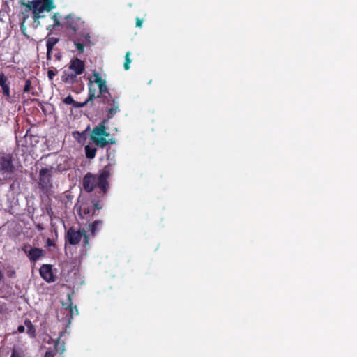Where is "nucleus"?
I'll return each mask as SVG.
<instances>
[{
    "instance_id": "22",
    "label": "nucleus",
    "mask_w": 357,
    "mask_h": 357,
    "mask_svg": "<svg viewBox=\"0 0 357 357\" xmlns=\"http://www.w3.org/2000/svg\"><path fill=\"white\" fill-rule=\"evenodd\" d=\"M74 45L79 53H83L84 50L85 43H81L79 40H73Z\"/></svg>"
},
{
    "instance_id": "3",
    "label": "nucleus",
    "mask_w": 357,
    "mask_h": 357,
    "mask_svg": "<svg viewBox=\"0 0 357 357\" xmlns=\"http://www.w3.org/2000/svg\"><path fill=\"white\" fill-rule=\"evenodd\" d=\"M85 70V64L78 58L72 59L68 69L63 72L61 80L66 84H74L77 81V76L82 75Z\"/></svg>"
},
{
    "instance_id": "41",
    "label": "nucleus",
    "mask_w": 357,
    "mask_h": 357,
    "mask_svg": "<svg viewBox=\"0 0 357 357\" xmlns=\"http://www.w3.org/2000/svg\"><path fill=\"white\" fill-rule=\"evenodd\" d=\"M23 26H24V24H22V25H21V29H22Z\"/></svg>"
},
{
    "instance_id": "32",
    "label": "nucleus",
    "mask_w": 357,
    "mask_h": 357,
    "mask_svg": "<svg viewBox=\"0 0 357 357\" xmlns=\"http://www.w3.org/2000/svg\"><path fill=\"white\" fill-rule=\"evenodd\" d=\"M56 75V72L53 70H49L47 71V77L50 81H52L54 77Z\"/></svg>"
},
{
    "instance_id": "23",
    "label": "nucleus",
    "mask_w": 357,
    "mask_h": 357,
    "mask_svg": "<svg viewBox=\"0 0 357 357\" xmlns=\"http://www.w3.org/2000/svg\"><path fill=\"white\" fill-rule=\"evenodd\" d=\"M130 52H127L125 56V62L123 64L124 69L128 70L130 69V64L131 63V59H130Z\"/></svg>"
},
{
    "instance_id": "21",
    "label": "nucleus",
    "mask_w": 357,
    "mask_h": 357,
    "mask_svg": "<svg viewBox=\"0 0 357 357\" xmlns=\"http://www.w3.org/2000/svg\"><path fill=\"white\" fill-rule=\"evenodd\" d=\"M41 2L43 3V6H44L46 11H50L55 7L53 0H43Z\"/></svg>"
},
{
    "instance_id": "10",
    "label": "nucleus",
    "mask_w": 357,
    "mask_h": 357,
    "mask_svg": "<svg viewBox=\"0 0 357 357\" xmlns=\"http://www.w3.org/2000/svg\"><path fill=\"white\" fill-rule=\"evenodd\" d=\"M41 278L47 282L51 283L55 281L52 266L50 264H43L39 270Z\"/></svg>"
},
{
    "instance_id": "7",
    "label": "nucleus",
    "mask_w": 357,
    "mask_h": 357,
    "mask_svg": "<svg viewBox=\"0 0 357 357\" xmlns=\"http://www.w3.org/2000/svg\"><path fill=\"white\" fill-rule=\"evenodd\" d=\"M66 26L68 29L72 30L73 34L77 33L84 22L80 17L75 16L74 14H69L65 17Z\"/></svg>"
},
{
    "instance_id": "12",
    "label": "nucleus",
    "mask_w": 357,
    "mask_h": 357,
    "mask_svg": "<svg viewBox=\"0 0 357 357\" xmlns=\"http://www.w3.org/2000/svg\"><path fill=\"white\" fill-rule=\"evenodd\" d=\"M45 255L43 249L36 247L30 248L27 257L31 263L35 264Z\"/></svg>"
},
{
    "instance_id": "36",
    "label": "nucleus",
    "mask_w": 357,
    "mask_h": 357,
    "mask_svg": "<svg viewBox=\"0 0 357 357\" xmlns=\"http://www.w3.org/2000/svg\"><path fill=\"white\" fill-rule=\"evenodd\" d=\"M10 357H21V354L16 349H13L12 351V354H11V356Z\"/></svg>"
},
{
    "instance_id": "40",
    "label": "nucleus",
    "mask_w": 357,
    "mask_h": 357,
    "mask_svg": "<svg viewBox=\"0 0 357 357\" xmlns=\"http://www.w3.org/2000/svg\"><path fill=\"white\" fill-rule=\"evenodd\" d=\"M15 271H12L10 272V273L9 274V277H13V275H15Z\"/></svg>"
},
{
    "instance_id": "29",
    "label": "nucleus",
    "mask_w": 357,
    "mask_h": 357,
    "mask_svg": "<svg viewBox=\"0 0 357 357\" xmlns=\"http://www.w3.org/2000/svg\"><path fill=\"white\" fill-rule=\"evenodd\" d=\"M91 205H92V207L94 208L95 212L97 210L98 211V210L102 209V205L99 201L93 202V204H91Z\"/></svg>"
},
{
    "instance_id": "38",
    "label": "nucleus",
    "mask_w": 357,
    "mask_h": 357,
    "mask_svg": "<svg viewBox=\"0 0 357 357\" xmlns=\"http://www.w3.org/2000/svg\"><path fill=\"white\" fill-rule=\"evenodd\" d=\"M52 53V52H50V54H49L48 50L47 49V59H51Z\"/></svg>"
},
{
    "instance_id": "25",
    "label": "nucleus",
    "mask_w": 357,
    "mask_h": 357,
    "mask_svg": "<svg viewBox=\"0 0 357 357\" xmlns=\"http://www.w3.org/2000/svg\"><path fill=\"white\" fill-rule=\"evenodd\" d=\"M63 102L66 105H71L73 107L75 100L73 99L71 95H68L63 100Z\"/></svg>"
},
{
    "instance_id": "33",
    "label": "nucleus",
    "mask_w": 357,
    "mask_h": 357,
    "mask_svg": "<svg viewBox=\"0 0 357 357\" xmlns=\"http://www.w3.org/2000/svg\"><path fill=\"white\" fill-rule=\"evenodd\" d=\"M30 248H32V246L30 245L29 244L24 245L22 248V250L26 254V256H28Z\"/></svg>"
},
{
    "instance_id": "6",
    "label": "nucleus",
    "mask_w": 357,
    "mask_h": 357,
    "mask_svg": "<svg viewBox=\"0 0 357 357\" xmlns=\"http://www.w3.org/2000/svg\"><path fill=\"white\" fill-rule=\"evenodd\" d=\"M54 168H42L39 172L38 185L43 192H48L52 187V176Z\"/></svg>"
},
{
    "instance_id": "8",
    "label": "nucleus",
    "mask_w": 357,
    "mask_h": 357,
    "mask_svg": "<svg viewBox=\"0 0 357 357\" xmlns=\"http://www.w3.org/2000/svg\"><path fill=\"white\" fill-rule=\"evenodd\" d=\"M21 4L25 6L29 10H33L35 21L42 17L40 14L43 12L46 11L40 1H29L27 3L22 1Z\"/></svg>"
},
{
    "instance_id": "5",
    "label": "nucleus",
    "mask_w": 357,
    "mask_h": 357,
    "mask_svg": "<svg viewBox=\"0 0 357 357\" xmlns=\"http://www.w3.org/2000/svg\"><path fill=\"white\" fill-rule=\"evenodd\" d=\"M84 239V245L87 247L89 245V234L84 228L79 227L77 229L75 227H70L65 233L64 240L65 244L71 245H78L82 239Z\"/></svg>"
},
{
    "instance_id": "26",
    "label": "nucleus",
    "mask_w": 357,
    "mask_h": 357,
    "mask_svg": "<svg viewBox=\"0 0 357 357\" xmlns=\"http://www.w3.org/2000/svg\"><path fill=\"white\" fill-rule=\"evenodd\" d=\"M60 16L58 13H54L52 18L54 20V24L53 26H59L61 25L60 21H59Z\"/></svg>"
},
{
    "instance_id": "18",
    "label": "nucleus",
    "mask_w": 357,
    "mask_h": 357,
    "mask_svg": "<svg viewBox=\"0 0 357 357\" xmlns=\"http://www.w3.org/2000/svg\"><path fill=\"white\" fill-rule=\"evenodd\" d=\"M86 157L89 159H93L95 158L97 149L90 145H86L84 147Z\"/></svg>"
},
{
    "instance_id": "28",
    "label": "nucleus",
    "mask_w": 357,
    "mask_h": 357,
    "mask_svg": "<svg viewBox=\"0 0 357 357\" xmlns=\"http://www.w3.org/2000/svg\"><path fill=\"white\" fill-rule=\"evenodd\" d=\"M87 132V129L84 130L83 132H80L79 131H75L73 132V136L76 137V135L79 136L81 138L86 139V134Z\"/></svg>"
},
{
    "instance_id": "11",
    "label": "nucleus",
    "mask_w": 357,
    "mask_h": 357,
    "mask_svg": "<svg viewBox=\"0 0 357 357\" xmlns=\"http://www.w3.org/2000/svg\"><path fill=\"white\" fill-rule=\"evenodd\" d=\"M0 86L2 89L3 96L7 100H9L11 98L10 82L3 72L0 73Z\"/></svg>"
},
{
    "instance_id": "9",
    "label": "nucleus",
    "mask_w": 357,
    "mask_h": 357,
    "mask_svg": "<svg viewBox=\"0 0 357 357\" xmlns=\"http://www.w3.org/2000/svg\"><path fill=\"white\" fill-rule=\"evenodd\" d=\"M93 76L94 77L93 82L98 85L99 88V94L97 97L105 96V93L109 94V90L107 86L106 80L103 79L100 76V73L96 71H93Z\"/></svg>"
},
{
    "instance_id": "19",
    "label": "nucleus",
    "mask_w": 357,
    "mask_h": 357,
    "mask_svg": "<svg viewBox=\"0 0 357 357\" xmlns=\"http://www.w3.org/2000/svg\"><path fill=\"white\" fill-rule=\"evenodd\" d=\"M59 39L55 37H48L47 38L46 47L48 52H52L54 46L59 42Z\"/></svg>"
},
{
    "instance_id": "4",
    "label": "nucleus",
    "mask_w": 357,
    "mask_h": 357,
    "mask_svg": "<svg viewBox=\"0 0 357 357\" xmlns=\"http://www.w3.org/2000/svg\"><path fill=\"white\" fill-rule=\"evenodd\" d=\"M14 158L10 154L0 155V182L5 183L13 178L16 167Z\"/></svg>"
},
{
    "instance_id": "2",
    "label": "nucleus",
    "mask_w": 357,
    "mask_h": 357,
    "mask_svg": "<svg viewBox=\"0 0 357 357\" xmlns=\"http://www.w3.org/2000/svg\"><path fill=\"white\" fill-rule=\"evenodd\" d=\"M114 172L112 164L105 165L102 170H100L98 175L88 172L82 180V185L84 190L91 192L96 187L105 195L109 189V178Z\"/></svg>"
},
{
    "instance_id": "27",
    "label": "nucleus",
    "mask_w": 357,
    "mask_h": 357,
    "mask_svg": "<svg viewBox=\"0 0 357 357\" xmlns=\"http://www.w3.org/2000/svg\"><path fill=\"white\" fill-rule=\"evenodd\" d=\"M31 87V81L30 79H26L25 81V85L23 89L24 93H29L30 92Z\"/></svg>"
},
{
    "instance_id": "34",
    "label": "nucleus",
    "mask_w": 357,
    "mask_h": 357,
    "mask_svg": "<svg viewBox=\"0 0 357 357\" xmlns=\"http://www.w3.org/2000/svg\"><path fill=\"white\" fill-rule=\"evenodd\" d=\"M46 211H47V214L50 217L51 219H52V217L54 215V212L52 211V207L50 206H49L48 207H47Z\"/></svg>"
},
{
    "instance_id": "16",
    "label": "nucleus",
    "mask_w": 357,
    "mask_h": 357,
    "mask_svg": "<svg viewBox=\"0 0 357 357\" xmlns=\"http://www.w3.org/2000/svg\"><path fill=\"white\" fill-rule=\"evenodd\" d=\"M103 222L102 220H95L89 225L90 228L91 235L95 236L96 234L100 230L102 227Z\"/></svg>"
},
{
    "instance_id": "15",
    "label": "nucleus",
    "mask_w": 357,
    "mask_h": 357,
    "mask_svg": "<svg viewBox=\"0 0 357 357\" xmlns=\"http://www.w3.org/2000/svg\"><path fill=\"white\" fill-rule=\"evenodd\" d=\"M62 305L66 309L69 310V312L70 314V318L73 319V315L74 314V312H75V314H78V309L77 306L73 307V301L71 296L70 294L68 295V301L66 303H63Z\"/></svg>"
},
{
    "instance_id": "37",
    "label": "nucleus",
    "mask_w": 357,
    "mask_h": 357,
    "mask_svg": "<svg viewBox=\"0 0 357 357\" xmlns=\"http://www.w3.org/2000/svg\"><path fill=\"white\" fill-rule=\"evenodd\" d=\"M25 331V327L24 326H22V325H20L18 327H17V331L20 333H24Z\"/></svg>"
},
{
    "instance_id": "13",
    "label": "nucleus",
    "mask_w": 357,
    "mask_h": 357,
    "mask_svg": "<svg viewBox=\"0 0 357 357\" xmlns=\"http://www.w3.org/2000/svg\"><path fill=\"white\" fill-rule=\"evenodd\" d=\"M79 215L84 218L85 216H94L97 214L95 213L94 208L92 207L91 204L82 203L79 206Z\"/></svg>"
},
{
    "instance_id": "31",
    "label": "nucleus",
    "mask_w": 357,
    "mask_h": 357,
    "mask_svg": "<svg viewBox=\"0 0 357 357\" xmlns=\"http://www.w3.org/2000/svg\"><path fill=\"white\" fill-rule=\"evenodd\" d=\"M60 340V338L59 337L57 339V340ZM64 342H63L62 344H59L58 347H57V351H59L60 353V354L61 355L63 351H65V346H64Z\"/></svg>"
},
{
    "instance_id": "14",
    "label": "nucleus",
    "mask_w": 357,
    "mask_h": 357,
    "mask_svg": "<svg viewBox=\"0 0 357 357\" xmlns=\"http://www.w3.org/2000/svg\"><path fill=\"white\" fill-rule=\"evenodd\" d=\"M75 36L72 38L73 40H79V42L85 43L86 45H91V36L89 32L86 31H77V33L74 34Z\"/></svg>"
},
{
    "instance_id": "24",
    "label": "nucleus",
    "mask_w": 357,
    "mask_h": 357,
    "mask_svg": "<svg viewBox=\"0 0 357 357\" xmlns=\"http://www.w3.org/2000/svg\"><path fill=\"white\" fill-rule=\"evenodd\" d=\"M96 98H98V97H97V96L95 95L94 90H92L91 88V86H89V96H88L87 99L86 100V102L88 104L89 102H92Z\"/></svg>"
},
{
    "instance_id": "17",
    "label": "nucleus",
    "mask_w": 357,
    "mask_h": 357,
    "mask_svg": "<svg viewBox=\"0 0 357 357\" xmlns=\"http://www.w3.org/2000/svg\"><path fill=\"white\" fill-rule=\"evenodd\" d=\"M24 324L27 328V333L31 337H36V329L34 325L32 324V322L28 319H26L24 320Z\"/></svg>"
},
{
    "instance_id": "39",
    "label": "nucleus",
    "mask_w": 357,
    "mask_h": 357,
    "mask_svg": "<svg viewBox=\"0 0 357 357\" xmlns=\"http://www.w3.org/2000/svg\"><path fill=\"white\" fill-rule=\"evenodd\" d=\"M47 243L48 245H54L53 241L52 240H50V239H48Z\"/></svg>"
},
{
    "instance_id": "20",
    "label": "nucleus",
    "mask_w": 357,
    "mask_h": 357,
    "mask_svg": "<svg viewBox=\"0 0 357 357\" xmlns=\"http://www.w3.org/2000/svg\"><path fill=\"white\" fill-rule=\"evenodd\" d=\"M59 344V340H56L54 343V348L53 350H50L45 352L44 357H55L57 352V347Z\"/></svg>"
},
{
    "instance_id": "1",
    "label": "nucleus",
    "mask_w": 357,
    "mask_h": 357,
    "mask_svg": "<svg viewBox=\"0 0 357 357\" xmlns=\"http://www.w3.org/2000/svg\"><path fill=\"white\" fill-rule=\"evenodd\" d=\"M100 98H102V102L107 106V119H104L98 126L93 128L91 133V139L96 146L104 148L109 143H114L112 139L110 140L106 139L109 136V133L106 129V124L108 120L112 119L119 110V104L118 98H112L109 93V94L105 93V96Z\"/></svg>"
},
{
    "instance_id": "35",
    "label": "nucleus",
    "mask_w": 357,
    "mask_h": 357,
    "mask_svg": "<svg viewBox=\"0 0 357 357\" xmlns=\"http://www.w3.org/2000/svg\"><path fill=\"white\" fill-rule=\"evenodd\" d=\"M142 24H143V20L139 17H137L136 18V26L140 28V27H142Z\"/></svg>"
},
{
    "instance_id": "30",
    "label": "nucleus",
    "mask_w": 357,
    "mask_h": 357,
    "mask_svg": "<svg viewBox=\"0 0 357 357\" xmlns=\"http://www.w3.org/2000/svg\"><path fill=\"white\" fill-rule=\"evenodd\" d=\"M86 105H87V102H86V100L82 102H79L75 101L73 107L74 108H81V107H84Z\"/></svg>"
}]
</instances>
